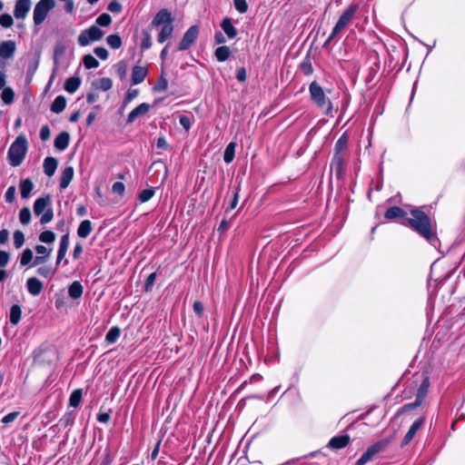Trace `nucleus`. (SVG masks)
<instances>
[{"label":"nucleus","mask_w":465,"mask_h":465,"mask_svg":"<svg viewBox=\"0 0 465 465\" xmlns=\"http://www.w3.org/2000/svg\"><path fill=\"white\" fill-rule=\"evenodd\" d=\"M104 32L96 25H92L89 28L81 32L78 36V44L81 46H86L92 42L99 41L103 38Z\"/></svg>","instance_id":"8"},{"label":"nucleus","mask_w":465,"mask_h":465,"mask_svg":"<svg viewBox=\"0 0 465 465\" xmlns=\"http://www.w3.org/2000/svg\"><path fill=\"white\" fill-rule=\"evenodd\" d=\"M66 105V99L63 95H58L51 104V111L55 114L62 113Z\"/></svg>","instance_id":"25"},{"label":"nucleus","mask_w":465,"mask_h":465,"mask_svg":"<svg viewBox=\"0 0 465 465\" xmlns=\"http://www.w3.org/2000/svg\"><path fill=\"white\" fill-rule=\"evenodd\" d=\"M81 79L79 77H69L64 83V90L74 94L80 86Z\"/></svg>","instance_id":"28"},{"label":"nucleus","mask_w":465,"mask_h":465,"mask_svg":"<svg viewBox=\"0 0 465 465\" xmlns=\"http://www.w3.org/2000/svg\"><path fill=\"white\" fill-rule=\"evenodd\" d=\"M411 217L407 219L408 225L429 242H437L436 231L430 217L420 209L411 211Z\"/></svg>","instance_id":"1"},{"label":"nucleus","mask_w":465,"mask_h":465,"mask_svg":"<svg viewBox=\"0 0 465 465\" xmlns=\"http://www.w3.org/2000/svg\"><path fill=\"white\" fill-rule=\"evenodd\" d=\"M106 42L110 47L118 49L122 46V39L118 35H110L106 38Z\"/></svg>","instance_id":"42"},{"label":"nucleus","mask_w":465,"mask_h":465,"mask_svg":"<svg viewBox=\"0 0 465 465\" xmlns=\"http://www.w3.org/2000/svg\"><path fill=\"white\" fill-rule=\"evenodd\" d=\"M173 32V24L163 25V27L158 35L157 41L160 44H163V42H165L168 38H170L172 36Z\"/></svg>","instance_id":"27"},{"label":"nucleus","mask_w":465,"mask_h":465,"mask_svg":"<svg viewBox=\"0 0 465 465\" xmlns=\"http://www.w3.org/2000/svg\"><path fill=\"white\" fill-rule=\"evenodd\" d=\"M94 85L97 89H100V90H103V91H108V90H110L112 88L113 82H112V80L110 78L104 77V78H101V79L97 80L96 82H94Z\"/></svg>","instance_id":"37"},{"label":"nucleus","mask_w":465,"mask_h":465,"mask_svg":"<svg viewBox=\"0 0 465 465\" xmlns=\"http://www.w3.org/2000/svg\"><path fill=\"white\" fill-rule=\"evenodd\" d=\"M74 177V168L72 166L65 167L60 177V188L64 190L68 187L69 183Z\"/></svg>","instance_id":"18"},{"label":"nucleus","mask_w":465,"mask_h":465,"mask_svg":"<svg viewBox=\"0 0 465 465\" xmlns=\"http://www.w3.org/2000/svg\"><path fill=\"white\" fill-rule=\"evenodd\" d=\"M221 26L229 38H233L236 36L237 30L229 18H224L221 24Z\"/></svg>","instance_id":"29"},{"label":"nucleus","mask_w":465,"mask_h":465,"mask_svg":"<svg viewBox=\"0 0 465 465\" xmlns=\"http://www.w3.org/2000/svg\"><path fill=\"white\" fill-rule=\"evenodd\" d=\"M22 310L18 304L12 305L10 309V322L16 325L21 319Z\"/></svg>","instance_id":"33"},{"label":"nucleus","mask_w":465,"mask_h":465,"mask_svg":"<svg viewBox=\"0 0 465 465\" xmlns=\"http://www.w3.org/2000/svg\"><path fill=\"white\" fill-rule=\"evenodd\" d=\"M54 217V213L51 208H47L45 212L43 213V215L41 216L40 223L42 224H45L52 221Z\"/></svg>","instance_id":"52"},{"label":"nucleus","mask_w":465,"mask_h":465,"mask_svg":"<svg viewBox=\"0 0 465 465\" xmlns=\"http://www.w3.org/2000/svg\"><path fill=\"white\" fill-rule=\"evenodd\" d=\"M14 245L16 249H20L25 243V234L22 231L16 230L13 235Z\"/></svg>","instance_id":"44"},{"label":"nucleus","mask_w":465,"mask_h":465,"mask_svg":"<svg viewBox=\"0 0 465 465\" xmlns=\"http://www.w3.org/2000/svg\"><path fill=\"white\" fill-rule=\"evenodd\" d=\"M15 188L14 186H10L5 192V201L7 203H12L15 200Z\"/></svg>","instance_id":"64"},{"label":"nucleus","mask_w":465,"mask_h":465,"mask_svg":"<svg viewBox=\"0 0 465 465\" xmlns=\"http://www.w3.org/2000/svg\"><path fill=\"white\" fill-rule=\"evenodd\" d=\"M43 283L40 280L35 277L28 278L26 281V288L30 294L37 296L43 291Z\"/></svg>","instance_id":"15"},{"label":"nucleus","mask_w":465,"mask_h":465,"mask_svg":"<svg viewBox=\"0 0 465 465\" xmlns=\"http://www.w3.org/2000/svg\"><path fill=\"white\" fill-rule=\"evenodd\" d=\"M34 188V183L30 179H25L20 182V193L23 199H26L29 197L32 190Z\"/></svg>","instance_id":"26"},{"label":"nucleus","mask_w":465,"mask_h":465,"mask_svg":"<svg viewBox=\"0 0 465 465\" xmlns=\"http://www.w3.org/2000/svg\"><path fill=\"white\" fill-rule=\"evenodd\" d=\"M34 259V254L31 249L26 248L23 251L20 256L21 266L28 265Z\"/></svg>","instance_id":"39"},{"label":"nucleus","mask_w":465,"mask_h":465,"mask_svg":"<svg viewBox=\"0 0 465 465\" xmlns=\"http://www.w3.org/2000/svg\"><path fill=\"white\" fill-rule=\"evenodd\" d=\"M66 44L64 40H57L54 45V64H58L60 58L64 54L66 51Z\"/></svg>","instance_id":"21"},{"label":"nucleus","mask_w":465,"mask_h":465,"mask_svg":"<svg viewBox=\"0 0 465 465\" xmlns=\"http://www.w3.org/2000/svg\"><path fill=\"white\" fill-rule=\"evenodd\" d=\"M121 330L119 327H112L105 335V341L108 343H114L120 337Z\"/></svg>","instance_id":"36"},{"label":"nucleus","mask_w":465,"mask_h":465,"mask_svg":"<svg viewBox=\"0 0 465 465\" xmlns=\"http://www.w3.org/2000/svg\"><path fill=\"white\" fill-rule=\"evenodd\" d=\"M84 292V288L81 282L75 281L68 288V295L72 299H79Z\"/></svg>","instance_id":"23"},{"label":"nucleus","mask_w":465,"mask_h":465,"mask_svg":"<svg viewBox=\"0 0 465 465\" xmlns=\"http://www.w3.org/2000/svg\"><path fill=\"white\" fill-rule=\"evenodd\" d=\"M198 32L197 26H191L183 35V39L179 44L178 50L183 51L188 49L197 39Z\"/></svg>","instance_id":"9"},{"label":"nucleus","mask_w":465,"mask_h":465,"mask_svg":"<svg viewBox=\"0 0 465 465\" xmlns=\"http://www.w3.org/2000/svg\"><path fill=\"white\" fill-rule=\"evenodd\" d=\"M14 20L9 14H2L0 15V25L3 27L8 28L13 25Z\"/></svg>","instance_id":"50"},{"label":"nucleus","mask_w":465,"mask_h":465,"mask_svg":"<svg viewBox=\"0 0 465 465\" xmlns=\"http://www.w3.org/2000/svg\"><path fill=\"white\" fill-rule=\"evenodd\" d=\"M114 68H115V73L117 74V76L121 80H124L126 77V74H127V64H126V63L124 61H120V62H118L114 65Z\"/></svg>","instance_id":"40"},{"label":"nucleus","mask_w":465,"mask_h":465,"mask_svg":"<svg viewBox=\"0 0 465 465\" xmlns=\"http://www.w3.org/2000/svg\"><path fill=\"white\" fill-rule=\"evenodd\" d=\"M111 23H112V18L106 13L100 15L96 19V24L101 26H108Z\"/></svg>","instance_id":"49"},{"label":"nucleus","mask_w":465,"mask_h":465,"mask_svg":"<svg viewBox=\"0 0 465 465\" xmlns=\"http://www.w3.org/2000/svg\"><path fill=\"white\" fill-rule=\"evenodd\" d=\"M155 279H156V273L155 272H153L151 273L147 279H146V282H145V291L146 292H149L152 290L153 284H154V282H155Z\"/></svg>","instance_id":"57"},{"label":"nucleus","mask_w":465,"mask_h":465,"mask_svg":"<svg viewBox=\"0 0 465 465\" xmlns=\"http://www.w3.org/2000/svg\"><path fill=\"white\" fill-rule=\"evenodd\" d=\"M147 69L146 67L135 65L133 67L132 70V84H138L143 82L147 75Z\"/></svg>","instance_id":"17"},{"label":"nucleus","mask_w":465,"mask_h":465,"mask_svg":"<svg viewBox=\"0 0 465 465\" xmlns=\"http://www.w3.org/2000/svg\"><path fill=\"white\" fill-rule=\"evenodd\" d=\"M301 69L302 71L306 74V75H310L312 74L313 70H312V64L310 61H304L303 63H302L301 64Z\"/></svg>","instance_id":"62"},{"label":"nucleus","mask_w":465,"mask_h":465,"mask_svg":"<svg viewBox=\"0 0 465 465\" xmlns=\"http://www.w3.org/2000/svg\"><path fill=\"white\" fill-rule=\"evenodd\" d=\"M173 18L172 14L167 9L160 10L152 21L153 26H160L164 25L173 24Z\"/></svg>","instance_id":"10"},{"label":"nucleus","mask_w":465,"mask_h":465,"mask_svg":"<svg viewBox=\"0 0 465 465\" xmlns=\"http://www.w3.org/2000/svg\"><path fill=\"white\" fill-rule=\"evenodd\" d=\"M179 123L185 129V131H188L191 128V119L187 115H181L179 118Z\"/></svg>","instance_id":"60"},{"label":"nucleus","mask_w":465,"mask_h":465,"mask_svg":"<svg viewBox=\"0 0 465 465\" xmlns=\"http://www.w3.org/2000/svg\"><path fill=\"white\" fill-rule=\"evenodd\" d=\"M69 247V234L65 233L61 237L59 250L66 251Z\"/></svg>","instance_id":"61"},{"label":"nucleus","mask_w":465,"mask_h":465,"mask_svg":"<svg viewBox=\"0 0 465 465\" xmlns=\"http://www.w3.org/2000/svg\"><path fill=\"white\" fill-rule=\"evenodd\" d=\"M56 267L53 268L51 265H43L37 269V273L44 278H51L54 275Z\"/></svg>","instance_id":"38"},{"label":"nucleus","mask_w":465,"mask_h":465,"mask_svg":"<svg viewBox=\"0 0 465 465\" xmlns=\"http://www.w3.org/2000/svg\"><path fill=\"white\" fill-rule=\"evenodd\" d=\"M392 438L383 439L370 446L357 460L356 465H364L373 459V457L383 450L391 441Z\"/></svg>","instance_id":"6"},{"label":"nucleus","mask_w":465,"mask_h":465,"mask_svg":"<svg viewBox=\"0 0 465 465\" xmlns=\"http://www.w3.org/2000/svg\"><path fill=\"white\" fill-rule=\"evenodd\" d=\"M15 51V44L13 41H5L0 44V57L3 59L11 58Z\"/></svg>","instance_id":"16"},{"label":"nucleus","mask_w":465,"mask_h":465,"mask_svg":"<svg viewBox=\"0 0 465 465\" xmlns=\"http://www.w3.org/2000/svg\"><path fill=\"white\" fill-rule=\"evenodd\" d=\"M49 204H50V197L49 196L41 197V198L36 199L34 203V213L36 215L42 214L44 212H45V210L47 209Z\"/></svg>","instance_id":"20"},{"label":"nucleus","mask_w":465,"mask_h":465,"mask_svg":"<svg viewBox=\"0 0 465 465\" xmlns=\"http://www.w3.org/2000/svg\"><path fill=\"white\" fill-rule=\"evenodd\" d=\"M152 46V37L149 32H143V39L141 41V49L147 50Z\"/></svg>","instance_id":"47"},{"label":"nucleus","mask_w":465,"mask_h":465,"mask_svg":"<svg viewBox=\"0 0 465 465\" xmlns=\"http://www.w3.org/2000/svg\"><path fill=\"white\" fill-rule=\"evenodd\" d=\"M405 215L406 212L398 206L389 208L384 214L385 218L388 220L404 217Z\"/></svg>","instance_id":"30"},{"label":"nucleus","mask_w":465,"mask_h":465,"mask_svg":"<svg viewBox=\"0 0 465 465\" xmlns=\"http://www.w3.org/2000/svg\"><path fill=\"white\" fill-rule=\"evenodd\" d=\"M83 64L87 69L97 68L99 66V62L92 54L84 55Z\"/></svg>","instance_id":"41"},{"label":"nucleus","mask_w":465,"mask_h":465,"mask_svg":"<svg viewBox=\"0 0 465 465\" xmlns=\"http://www.w3.org/2000/svg\"><path fill=\"white\" fill-rule=\"evenodd\" d=\"M429 385H430L429 379L428 378L424 379L418 390L417 399L415 401L414 405H420L421 403L422 400L424 399V397L427 394Z\"/></svg>","instance_id":"31"},{"label":"nucleus","mask_w":465,"mask_h":465,"mask_svg":"<svg viewBox=\"0 0 465 465\" xmlns=\"http://www.w3.org/2000/svg\"><path fill=\"white\" fill-rule=\"evenodd\" d=\"M83 398V392L81 389L74 390L69 398V404L71 407L76 408L79 406Z\"/></svg>","instance_id":"35"},{"label":"nucleus","mask_w":465,"mask_h":465,"mask_svg":"<svg viewBox=\"0 0 465 465\" xmlns=\"http://www.w3.org/2000/svg\"><path fill=\"white\" fill-rule=\"evenodd\" d=\"M94 53L102 60H105L108 57V51L102 46L95 47Z\"/></svg>","instance_id":"58"},{"label":"nucleus","mask_w":465,"mask_h":465,"mask_svg":"<svg viewBox=\"0 0 465 465\" xmlns=\"http://www.w3.org/2000/svg\"><path fill=\"white\" fill-rule=\"evenodd\" d=\"M233 5L235 9L241 14H244L248 10V4L246 0H233Z\"/></svg>","instance_id":"51"},{"label":"nucleus","mask_w":465,"mask_h":465,"mask_svg":"<svg viewBox=\"0 0 465 465\" xmlns=\"http://www.w3.org/2000/svg\"><path fill=\"white\" fill-rule=\"evenodd\" d=\"M424 421H425V419L423 417H421V418H419L418 420H416L412 423V425L409 429L408 432L404 436V439L401 442V446H406L412 440V439L414 438L418 430L424 424Z\"/></svg>","instance_id":"12"},{"label":"nucleus","mask_w":465,"mask_h":465,"mask_svg":"<svg viewBox=\"0 0 465 465\" xmlns=\"http://www.w3.org/2000/svg\"><path fill=\"white\" fill-rule=\"evenodd\" d=\"M27 152V140L25 135L20 134L16 137L14 143L11 144L7 157L12 166H19L26 154Z\"/></svg>","instance_id":"4"},{"label":"nucleus","mask_w":465,"mask_h":465,"mask_svg":"<svg viewBox=\"0 0 465 465\" xmlns=\"http://www.w3.org/2000/svg\"><path fill=\"white\" fill-rule=\"evenodd\" d=\"M350 441L351 438L349 435H339L331 438L327 446L331 450H340L345 448Z\"/></svg>","instance_id":"13"},{"label":"nucleus","mask_w":465,"mask_h":465,"mask_svg":"<svg viewBox=\"0 0 465 465\" xmlns=\"http://www.w3.org/2000/svg\"><path fill=\"white\" fill-rule=\"evenodd\" d=\"M57 160L54 157H46L44 161V172L45 173L51 177L54 174L55 170L57 168Z\"/></svg>","instance_id":"22"},{"label":"nucleus","mask_w":465,"mask_h":465,"mask_svg":"<svg viewBox=\"0 0 465 465\" xmlns=\"http://www.w3.org/2000/svg\"><path fill=\"white\" fill-rule=\"evenodd\" d=\"M19 220L23 224H28L31 221V213L29 208L24 207L19 213Z\"/></svg>","instance_id":"46"},{"label":"nucleus","mask_w":465,"mask_h":465,"mask_svg":"<svg viewBox=\"0 0 465 465\" xmlns=\"http://www.w3.org/2000/svg\"><path fill=\"white\" fill-rule=\"evenodd\" d=\"M153 195H154V190L153 189H145V190H143L139 193L138 199H139V201L141 203H146L150 199H152Z\"/></svg>","instance_id":"48"},{"label":"nucleus","mask_w":465,"mask_h":465,"mask_svg":"<svg viewBox=\"0 0 465 465\" xmlns=\"http://www.w3.org/2000/svg\"><path fill=\"white\" fill-rule=\"evenodd\" d=\"M150 105L146 103H143L131 111L127 116V123L131 124L135 121L136 118L146 114L149 112Z\"/></svg>","instance_id":"14"},{"label":"nucleus","mask_w":465,"mask_h":465,"mask_svg":"<svg viewBox=\"0 0 465 465\" xmlns=\"http://www.w3.org/2000/svg\"><path fill=\"white\" fill-rule=\"evenodd\" d=\"M309 93L312 101L316 106L322 111L327 116H333L335 112L331 101L326 96V94L322 87L316 82L313 81L309 85Z\"/></svg>","instance_id":"2"},{"label":"nucleus","mask_w":465,"mask_h":465,"mask_svg":"<svg viewBox=\"0 0 465 465\" xmlns=\"http://www.w3.org/2000/svg\"><path fill=\"white\" fill-rule=\"evenodd\" d=\"M19 416L18 411H13L3 417L2 422L5 424L11 423L16 420V418Z\"/></svg>","instance_id":"56"},{"label":"nucleus","mask_w":465,"mask_h":465,"mask_svg":"<svg viewBox=\"0 0 465 465\" xmlns=\"http://www.w3.org/2000/svg\"><path fill=\"white\" fill-rule=\"evenodd\" d=\"M70 141V135L67 132L60 133L54 139V147L59 151H64Z\"/></svg>","instance_id":"19"},{"label":"nucleus","mask_w":465,"mask_h":465,"mask_svg":"<svg viewBox=\"0 0 465 465\" xmlns=\"http://www.w3.org/2000/svg\"><path fill=\"white\" fill-rule=\"evenodd\" d=\"M92 230V223L89 220H84L78 226L77 235L84 239L91 233Z\"/></svg>","instance_id":"24"},{"label":"nucleus","mask_w":465,"mask_h":465,"mask_svg":"<svg viewBox=\"0 0 465 465\" xmlns=\"http://www.w3.org/2000/svg\"><path fill=\"white\" fill-rule=\"evenodd\" d=\"M107 9L112 13L118 14L122 11V5L119 2L114 0L109 3Z\"/></svg>","instance_id":"54"},{"label":"nucleus","mask_w":465,"mask_h":465,"mask_svg":"<svg viewBox=\"0 0 465 465\" xmlns=\"http://www.w3.org/2000/svg\"><path fill=\"white\" fill-rule=\"evenodd\" d=\"M31 0H17L14 9V15L16 19L25 18L31 7Z\"/></svg>","instance_id":"11"},{"label":"nucleus","mask_w":465,"mask_h":465,"mask_svg":"<svg viewBox=\"0 0 465 465\" xmlns=\"http://www.w3.org/2000/svg\"><path fill=\"white\" fill-rule=\"evenodd\" d=\"M10 255L5 251H0V268L5 267L9 262Z\"/></svg>","instance_id":"63"},{"label":"nucleus","mask_w":465,"mask_h":465,"mask_svg":"<svg viewBox=\"0 0 465 465\" xmlns=\"http://www.w3.org/2000/svg\"><path fill=\"white\" fill-rule=\"evenodd\" d=\"M168 82L167 80L162 75L158 79V82L156 85L154 86L155 91L163 92L167 89Z\"/></svg>","instance_id":"53"},{"label":"nucleus","mask_w":465,"mask_h":465,"mask_svg":"<svg viewBox=\"0 0 465 465\" xmlns=\"http://www.w3.org/2000/svg\"><path fill=\"white\" fill-rule=\"evenodd\" d=\"M1 97L5 104H10L14 101L15 93L10 87H6L4 88Z\"/></svg>","instance_id":"43"},{"label":"nucleus","mask_w":465,"mask_h":465,"mask_svg":"<svg viewBox=\"0 0 465 465\" xmlns=\"http://www.w3.org/2000/svg\"><path fill=\"white\" fill-rule=\"evenodd\" d=\"M348 146V136L343 134L336 142L334 146V155L331 161V169H334L337 175H341L343 169L344 154Z\"/></svg>","instance_id":"5"},{"label":"nucleus","mask_w":465,"mask_h":465,"mask_svg":"<svg viewBox=\"0 0 465 465\" xmlns=\"http://www.w3.org/2000/svg\"><path fill=\"white\" fill-rule=\"evenodd\" d=\"M39 240L42 242L52 243L55 240V234L52 231H45L40 233Z\"/></svg>","instance_id":"45"},{"label":"nucleus","mask_w":465,"mask_h":465,"mask_svg":"<svg viewBox=\"0 0 465 465\" xmlns=\"http://www.w3.org/2000/svg\"><path fill=\"white\" fill-rule=\"evenodd\" d=\"M125 186L122 182H116L113 184L112 191L114 193L122 195L124 193Z\"/></svg>","instance_id":"59"},{"label":"nucleus","mask_w":465,"mask_h":465,"mask_svg":"<svg viewBox=\"0 0 465 465\" xmlns=\"http://www.w3.org/2000/svg\"><path fill=\"white\" fill-rule=\"evenodd\" d=\"M54 0H40L34 9V23L40 25L46 18L49 11L54 7Z\"/></svg>","instance_id":"7"},{"label":"nucleus","mask_w":465,"mask_h":465,"mask_svg":"<svg viewBox=\"0 0 465 465\" xmlns=\"http://www.w3.org/2000/svg\"><path fill=\"white\" fill-rule=\"evenodd\" d=\"M214 54L219 62H224L230 57L231 50L228 46L223 45L215 50Z\"/></svg>","instance_id":"32"},{"label":"nucleus","mask_w":465,"mask_h":465,"mask_svg":"<svg viewBox=\"0 0 465 465\" xmlns=\"http://www.w3.org/2000/svg\"><path fill=\"white\" fill-rule=\"evenodd\" d=\"M235 147H236V143L232 142L230 143L225 150H224V153H223V160L226 163H230L233 161V158H234V153H235Z\"/></svg>","instance_id":"34"},{"label":"nucleus","mask_w":465,"mask_h":465,"mask_svg":"<svg viewBox=\"0 0 465 465\" xmlns=\"http://www.w3.org/2000/svg\"><path fill=\"white\" fill-rule=\"evenodd\" d=\"M35 252L40 256H45V257L48 258L49 255L51 254L52 250L51 249H47L44 245H36L35 246Z\"/></svg>","instance_id":"55"},{"label":"nucleus","mask_w":465,"mask_h":465,"mask_svg":"<svg viewBox=\"0 0 465 465\" xmlns=\"http://www.w3.org/2000/svg\"><path fill=\"white\" fill-rule=\"evenodd\" d=\"M359 10V5L358 4H351L340 15L337 23L335 24L334 27L332 28V31L329 37L327 38L324 45H329L331 42H332L340 34H341L344 29L351 23L353 20L357 11Z\"/></svg>","instance_id":"3"}]
</instances>
